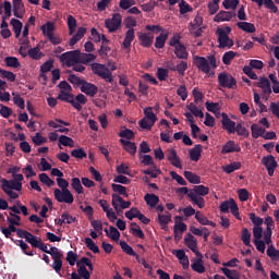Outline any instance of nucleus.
<instances>
[{
	"instance_id": "1",
	"label": "nucleus",
	"mask_w": 279,
	"mask_h": 279,
	"mask_svg": "<svg viewBox=\"0 0 279 279\" xmlns=\"http://www.w3.org/2000/svg\"><path fill=\"white\" fill-rule=\"evenodd\" d=\"M195 66H197L198 71L208 75L210 73V69H217V58L215 54L206 57L195 56L193 58Z\"/></svg>"
},
{
	"instance_id": "2",
	"label": "nucleus",
	"mask_w": 279,
	"mask_h": 279,
	"mask_svg": "<svg viewBox=\"0 0 279 279\" xmlns=\"http://www.w3.org/2000/svg\"><path fill=\"white\" fill-rule=\"evenodd\" d=\"M230 32H232V27L230 26H227L225 28L218 27L216 29V34L218 36L219 49H226V47L228 49H232V47L234 46V41L230 39V36H228Z\"/></svg>"
},
{
	"instance_id": "3",
	"label": "nucleus",
	"mask_w": 279,
	"mask_h": 279,
	"mask_svg": "<svg viewBox=\"0 0 279 279\" xmlns=\"http://www.w3.org/2000/svg\"><path fill=\"white\" fill-rule=\"evenodd\" d=\"M92 71L94 75H98V77H101V80H105V82H108L109 84L114 82V76H112V72L106 66V64L93 63Z\"/></svg>"
},
{
	"instance_id": "4",
	"label": "nucleus",
	"mask_w": 279,
	"mask_h": 279,
	"mask_svg": "<svg viewBox=\"0 0 279 279\" xmlns=\"http://www.w3.org/2000/svg\"><path fill=\"white\" fill-rule=\"evenodd\" d=\"M59 60L68 66H75V64H80V50L64 52L59 57Z\"/></svg>"
},
{
	"instance_id": "5",
	"label": "nucleus",
	"mask_w": 279,
	"mask_h": 279,
	"mask_svg": "<svg viewBox=\"0 0 279 279\" xmlns=\"http://www.w3.org/2000/svg\"><path fill=\"white\" fill-rule=\"evenodd\" d=\"M22 239H25L26 243H29L32 247L47 252V244L43 242V239L32 234L29 231H26Z\"/></svg>"
},
{
	"instance_id": "6",
	"label": "nucleus",
	"mask_w": 279,
	"mask_h": 279,
	"mask_svg": "<svg viewBox=\"0 0 279 279\" xmlns=\"http://www.w3.org/2000/svg\"><path fill=\"white\" fill-rule=\"evenodd\" d=\"M54 199L59 202V204H73V202H75L71 190L54 189Z\"/></svg>"
},
{
	"instance_id": "7",
	"label": "nucleus",
	"mask_w": 279,
	"mask_h": 279,
	"mask_svg": "<svg viewBox=\"0 0 279 279\" xmlns=\"http://www.w3.org/2000/svg\"><path fill=\"white\" fill-rule=\"evenodd\" d=\"M111 197H112L111 204L118 215L119 213H123L125 208H130L132 206V202L124 201L123 197H121V195L117 193H113Z\"/></svg>"
},
{
	"instance_id": "8",
	"label": "nucleus",
	"mask_w": 279,
	"mask_h": 279,
	"mask_svg": "<svg viewBox=\"0 0 279 279\" xmlns=\"http://www.w3.org/2000/svg\"><path fill=\"white\" fill-rule=\"evenodd\" d=\"M121 23H123L121 13H114L111 19L105 21V26L110 34H114V32L121 28Z\"/></svg>"
},
{
	"instance_id": "9",
	"label": "nucleus",
	"mask_w": 279,
	"mask_h": 279,
	"mask_svg": "<svg viewBox=\"0 0 279 279\" xmlns=\"http://www.w3.org/2000/svg\"><path fill=\"white\" fill-rule=\"evenodd\" d=\"M230 210L236 219L241 220V218L239 217V205H236V202L233 198L225 201L220 204L221 213H230Z\"/></svg>"
},
{
	"instance_id": "10",
	"label": "nucleus",
	"mask_w": 279,
	"mask_h": 279,
	"mask_svg": "<svg viewBox=\"0 0 279 279\" xmlns=\"http://www.w3.org/2000/svg\"><path fill=\"white\" fill-rule=\"evenodd\" d=\"M262 165H264V167H266L269 178H274V173H275L276 169L278 168V161H276V157H274V155H267V156L263 157Z\"/></svg>"
},
{
	"instance_id": "11",
	"label": "nucleus",
	"mask_w": 279,
	"mask_h": 279,
	"mask_svg": "<svg viewBox=\"0 0 279 279\" xmlns=\"http://www.w3.org/2000/svg\"><path fill=\"white\" fill-rule=\"evenodd\" d=\"M0 231L2 232V234H4L5 239H12V232H16V235L20 239H23V236H25V233L27 232V230L19 229L16 228V225L11 223H9L8 227H0Z\"/></svg>"
},
{
	"instance_id": "12",
	"label": "nucleus",
	"mask_w": 279,
	"mask_h": 279,
	"mask_svg": "<svg viewBox=\"0 0 279 279\" xmlns=\"http://www.w3.org/2000/svg\"><path fill=\"white\" fill-rule=\"evenodd\" d=\"M218 83L222 88H234V86H236V78L226 72H222L218 75Z\"/></svg>"
},
{
	"instance_id": "13",
	"label": "nucleus",
	"mask_w": 279,
	"mask_h": 279,
	"mask_svg": "<svg viewBox=\"0 0 279 279\" xmlns=\"http://www.w3.org/2000/svg\"><path fill=\"white\" fill-rule=\"evenodd\" d=\"M58 99H60V101H65L66 104H71V106H73L75 110H77L78 112L82 111V105L75 102V96L71 94V92L60 90L58 95Z\"/></svg>"
},
{
	"instance_id": "14",
	"label": "nucleus",
	"mask_w": 279,
	"mask_h": 279,
	"mask_svg": "<svg viewBox=\"0 0 279 279\" xmlns=\"http://www.w3.org/2000/svg\"><path fill=\"white\" fill-rule=\"evenodd\" d=\"M222 129H225L228 134H234L236 132V122L232 121L228 113H221V121H220Z\"/></svg>"
},
{
	"instance_id": "15",
	"label": "nucleus",
	"mask_w": 279,
	"mask_h": 279,
	"mask_svg": "<svg viewBox=\"0 0 279 279\" xmlns=\"http://www.w3.org/2000/svg\"><path fill=\"white\" fill-rule=\"evenodd\" d=\"M257 88H262L263 97L265 99H269V95H271V83L265 76H262L257 82Z\"/></svg>"
},
{
	"instance_id": "16",
	"label": "nucleus",
	"mask_w": 279,
	"mask_h": 279,
	"mask_svg": "<svg viewBox=\"0 0 279 279\" xmlns=\"http://www.w3.org/2000/svg\"><path fill=\"white\" fill-rule=\"evenodd\" d=\"M184 243L195 256H202V253L197 251V239H195V235L187 233L184 238Z\"/></svg>"
},
{
	"instance_id": "17",
	"label": "nucleus",
	"mask_w": 279,
	"mask_h": 279,
	"mask_svg": "<svg viewBox=\"0 0 279 279\" xmlns=\"http://www.w3.org/2000/svg\"><path fill=\"white\" fill-rule=\"evenodd\" d=\"M2 191H23V183L16 182L14 180L2 179Z\"/></svg>"
},
{
	"instance_id": "18",
	"label": "nucleus",
	"mask_w": 279,
	"mask_h": 279,
	"mask_svg": "<svg viewBox=\"0 0 279 279\" xmlns=\"http://www.w3.org/2000/svg\"><path fill=\"white\" fill-rule=\"evenodd\" d=\"M81 92L87 95V97H95L99 93V87L97 85L89 83L87 81L83 82V85L80 87Z\"/></svg>"
},
{
	"instance_id": "19",
	"label": "nucleus",
	"mask_w": 279,
	"mask_h": 279,
	"mask_svg": "<svg viewBox=\"0 0 279 279\" xmlns=\"http://www.w3.org/2000/svg\"><path fill=\"white\" fill-rule=\"evenodd\" d=\"M197 258H194L192 260V269L193 271H196V274H205L206 267L204 266V255L201 253V256H196Z\"/></svg>"
},
{
	"instance_id": "20",
	"label": "nucleus",
	"mask_w": 279,
	"mask_h": 279,
	"mask_svg": "<svg viewBox=\"0 0 279 279\" xmlns=\"http://www.w3.org/2000/svg\"><path fill=\"white\" fill-rule=\"evenodd\" d=\"M241 151V146L234 141L227 142L221 149V154H234Z\"/></svg>"
},
{
	"instance_id": "21",
	"label": "nucleus",
	"mask_w": 279,
	"mask_h": 279,
	"mask_svg": "<svg viewBox=\"0 0 279 279\" xmlns=\"http://www.w3.org/2000/svg\"><path fill=\"white\" fill-rule=\"evenodd\" d=\"M136 38V35L134 34V28H130L125 33L124 40L122 43V48L123 49H131L132 43H134V39Z\"/></svg>"
},
{
	"instance_id": "22",
	"label": "nucleus",
	"mask_w": 279,
	"mask_h": 279,
	"mask_svg": "<svg viewBox=\"0 0 279 279\" xmlns=\"http://www.w3.org/2000/svg\"><path fill=\"white\" fill-rule=\"evenodd\" d=\"M234 16L235 14L232 11H220L215 15L214 21L215 23H223V21H232Z\"/></svg>"
},
{
	"instance_id": "23",
	"label": "nucleus",
	"mask_w": 279,
	"mask_h": 279,
	"mask_svg": "<svg viewBox=\"0 0 279 279\" xmlns=\"http://www.w3.org/2000/svg\"><path fill=\"white\" fill-rule=\"evenodd\" d=\"M121 145H123V149L130 154V156H136V144L134 142H130L128 140H120Z\"/></svg>"
},
{
	"instance_id": "24",
	"label": "nucleus",
	"mask_w": 279,
	"mask_h": 279,
	"mask_svg": "<svg viewBox=\"0 0 279 279\" xmlns=\"http://www.w3.org/2000/svg\"><path fill=\"white\" fill-rule=\"evenodd\" d=\"M202 144H196L192 149H190V159L193 160V162H198L199 158H202Z\"/></svg>"
},
{
	"instance_id": "25",
	"label": "nucleus",
	"mask_w": 279,
	"mask_h": 279,
	"mask_svg": "<svg viewBox=\"0 0 279 279\" xmlns=\"http://www.w3.org/2000/svg\"><path fill=\"white\" fill-rule=\"evenodd\" d=\"M97 60V56L93 53H86L80 51V57H78V64H90V62H95Z\"/></svg>"
},
{
	"instance_id": "26",
	"label": "nucleus",
	"mask_w": 279,
	"mask_h": 279,
	"mask_svg": "<svg viewBox=\"0 0 279 279\" xmlns=\"http://www.w3.org/2000/svg\"><path fill=\"white\" fill-rule=\"evenodd\" d=\"M187 197H189L190 202H192V204H194L195 206H197L199 208H205L206 199H204V196H198L193 193H189Z\"/></svg>"
},
{
	"instance_id": "27",
	"label": "nucleus",
	"mask_w": 279,
	"mask_h": 279,
	"mask_svg": "<svg viewBox=\"0 0 279 279\" xmlns=\"http://www.w3.org/2000/svg\"><path fill=\"white\" fill-rule=\"evenodd\" d=\"M174 54L179 60H189V51H186V46H184V44L178 45L174 48Z\"/></svg>"
},
{
	"instance_id": "28",
	"label": "nucleus",
	"mask_w": 279,
	"mask_h": 279,
	"mask_svg": "<svg viewBox=\"0 0 279 279\" xmlns=\"http://www.w3.org/2000/svg\"><path fill=\"white\" fill-rule=\"evenodd\" d=\"M193 195H198L199 197H206L210 193V189L206 185H196L194 189L190 190Z\"/></svg>"
},
{
	"instance_id": "29",
	"label": "nucleus",
	"mask_w": 279,
	"mask_h": 279,
	"mask_svg": "<svg viewBox=\"0 0 279 279\" xmlns=\"http://www.w3.org/2000/svg\"><path fill=\"white\" fill-rule=\"evenodd\" d=\"M140 38V43L142 45V47H151L153 43H154V35L151 34H147V33H142L138 35Z\"/></svg>"
},
{
	"instance_id": "30",
	"label": "nucleus",
	"mask_w": 279,
	"mask_h": 279,
	"mask_svg": "<svg viewBox=\"0 0 279 279\" xmlns=\"http://www.w3.org/2000/svg\"><path fill=\"white\" fill-rule=\"evenodd\" d=\"M11 241L13 243H15V245L21 247L23 254H25L26 256H34V251H27V250H29V245L25 241H23V240H14L13 238H11Z\"/></svg>"
},
{
	"instance_id": "31",
	"label": "nucleus",
	"mask_w": 279,
	"mask_h": 279,
	"mask_svg": "<svg viewBox=\"0 0 279 279\" xmlns=\"http://www.w3.org/2000/svg\"><path fill=\"white\" fill-rule=\"evenodd\" d=\"M40 29L44 36H46V38H49L53 36V32H56V25L53 24V22H47L46 24L40 26Z\"/></svg>"
},
{
	"instance_id": "32",
	"label": "nucleus",
	"mask_w": 279,
	"mask_h": 279,
	"mask_svg": "<svg viewBox=\"0 0 279 279\" xmlns=\"http://www.w3.org/2000/svg\"><path fill=\"white\" fill-rule=\"evenodd\" d=\"M25 5L23 4V0H13V14L16 19H21L23 16V10Z\"/></svg>"
},
{
	"instance_id": "33",
	"label": "nucleus",
	"mask_w": 279,
	"mask_h": 279,
	"mask_svg": "<svg viewBox=\"0 0 279 279\" xmlns=\"http://www.w3.org/2000/svg\"><path fill=\"white\" fill-rule=\"evenodd\" d=\"M144 202H146L147 206H149L150 208H156V206H158V203L160 202V197H158V195L156 194L147 193L144 196Z\"/></svg>"
},
{
	"instance_id": "34",
	"label": "nucleus",
	"mask_w": 279,
	"mask_h": 279,
	"mask_svg": "<svg viewBox=\"0 0 279 279\" xmlns=\"http://www.w3.org/2000/svg\"><path fill=\"white\" fill-rule=\"evenodd\" d=\"M251 132L254 138H263V136H265L266 129L258 125L257 123H254L251 125Z\"/></svg>"
},
{
	"instance_id": "35",
	"label": "nucleus",
	"mask_w": 279,
	"mask_h": 279,
	"mask_svg": "<svg viewBox=\"0 0 279 279\" xmlns=\"http://www.w3.org/2000/svg\"><path fill=\"white\" fill-rule=\"evenodd\" d=\"M236 26L239 29H242V32H246V34H254V32H256V26L250 22H238Z\"/></svg>"
},
{
	"instance_id": "36",
	"label": "nucleus",
	"mask_w": 279,
	"mask_h": 279,
	"mask_svg": "<svg viewBox=\"0 0 279 279\" xmlns=\"http://www.w3.org/2000/svg\"><path fill=\"white\" fill-rule=\"evenodd\" d=\"M86 28L85 27H78L76 34L69 40L70 47H73L80 43V39L85 36Z\"/></svg>"
},
{
	"instance_id": "37",
	"label": "nucleus",
	"mask_w": 279,
	"mask_h": 279,
	"mask_svg": "<svg viewBox=\"0 0 279 279\" xmlns=\"http://www.w3.org/2000/svg\"><path fill=\"white\" fill-rule=\"evenodd\" d=\"M105 232L111 241H119V239H121V232H119V229L116 227L110 226L109 230L105 229Z\"/></svg>"
},
{
	"instance_id": "38",
	"label": "nucleus",
	"mask_w": 279,
	"mask_h": 279,
	"mask_svg": "<svg viewBox=\"0 0 279 279\" xmlns=\"http://www.w3.org/2000/svg\"><path fill=\"white\" fill-rule=\"evenodd\" d=\"M183 175L190 184H202V178L191 171H184Z\"/></svg>"
},
{
	"instance_id": "39",
	"label": "nucleus",
	"mask_w": 279,
	"mask_h": 279,
	"mask_svg": "<svg viewBox=\"0 0 279 279\" xmlns=\"http://www.w3.org/2000/svg\"><path fill=\"white\" fill-rule=\"evenodd\" d=\"M28 56L32 60H40V58L45 57V53L40 51V45H37L28 50Z\"/></svg>"
},
{
	"instance_id": "40",
	"label": "nucleus",
	"mask_w": 279,
	"mask_h": 279,
	"mask_svg": "<svg viewBox=\"0 0 279 279\" xmlns=\"http://www.w3.org/2000/svg\"><path fill=\"white\" fill-rule=\"evenodd\" d=\"M241 241L246 245V247H252V233H250V229L244 228L242 230Z\"/></svg>"
},
{
	"instance_id": "41",
	"label": "nucleus",
	"mask_w": 279,
	"mask_h": 279,
	"mask_svg": "<svg viewBox=\"0 0 279 279\" xmlns=\"http://www.w3.org/2000/svg\"><path fill=\"white\" fill-rule=\"evenodd\" d=\"M4 63L7 66L11 69H19L21 66V62L16 57H7L4 58Z\"/></svg>"
},
{
	"instance_id": "42",
	"label": "nucleus",
	"mask_w": 279,
	"mask_h": 279,
	"mask_svg": "<svg viewBox=\"0 0 279 279\" xmlns=\"http://www.w3.org/2000/svg\"><path fill=\"white\" fill-rule=\"evenodd\" d=\"M144 114H145V119L153 123H156L158 121V117H156V113H154L153 107L144 108Z\"/></svg>"
},
{
	"instance_id": "43",
	"label": "nucleus",
	"mask_w": 279,
	"mask_h": 279,
	"mask_svg": "<svg viewBox=\"0 0 279 279\" xmlns=\"http://www.w3.org/2000/svg\"><path fill=\"white\" fill-rule=\"evenodd\" d=\"M71 186L78 195H82L84 193V186H82V181L80 180V178H72Z\"/></svg>"
},
{
	"instance_id": "44",
	"label": "nucleus",
	"mask_w": 279,
	"mask_h": 279,
	"mask_svg": "<svg viewBox=\"0 0 279 279\" xmlns=\"http://www.w3.org/2000/svg\"><path fill=\"white\" fill-rule=\"evenodd\" d=\"M239 169H241V161H234L230 165L222 167L225 173H234V171H239Z\"/></svg>"
},
{
	"instance_id": "45",
	"label": "nucleus",
	"mask_w": 279,
	"mask_h": 279,
	"mask_svg": "<svg viewBox=\"0 0 279 279\" xmlns=\"http://www.w3.org/2000/svg\"><path fill=\"white\" fill-rule=\"evenodd\" d=\"M234 58H236V52L230 50L223 53L222 56V62L223 64H226V66H230V64L232 63V60H234Z\"/></svg>"
},
{
	"instance_id": "46",
	"label": "nucleus",
	"mask_w": 279,
	"mask_h": 279,
	"mask_svg": "<svg viewBox=\"0 0 279 279\" xmlns=\"http://www.w3.org/2000/svg\"><path fill=\"white\" fill-rule=\"evenodd\" d=\"M167 38H169L168 34L161 33L159 36H157L155 40L156 49H162L165 47V44L167 43Z\"/></svg>"
},
{
	"instance_id": "47",
	"label": "nucleus",
	"mask_w": 279,
	"mask_h": 279,
	"mask_svg": "<svg viewBox=\"0 0 279 279\" xmlns=\"http://www.w3.org/2000/svg\"><path fill=\"white\" fill-rule=\"evenodd\" d=\"M131 226L135 227L131 228L133 236H137V239H145V233L143 232V229H141V226H138L136 222H132Z\"/></svg>"
},
{
	"instance_id": "48",
	"label": "nucleus",
	"mask_w": 279,
	"mask_h": 279,
	"mask_svg": "<svg viewBox=\"0 0 279 279\" xmlns=\"http://www.w3.org/2000/svg\"><path fill=\"white\" fill-rule=\"evenodd\" d=\"M119 245H120L122 252H124V254H128L129 256H136V252H134V248H132V246H130V244H128V242L120 241Z\"/></svg>"
},
{
	"instance_id": "49",
	"label": "nucleus",
	"mask_w": 279,
	"mask_h": 279,
	"mask_svg": "<svg viewBox=\"0 0 279 279\" xmlns=\"http://www.w3.org/2000/svg\"><path fill=\"white\" fill-rule=\"evenodd\" d=\"M59 143L60 145H63V147H75V141L66 135H61L59 137Z\"/></svg>"
},
{
	"instance_id": "50",
	"label": "nucleus",
	"mask_w": 279,
	"mask_h": 279,
	"mask_svg": "<svg viewBox=\"0 0 279 279\" xmlns=\"http://www.w3.org/2000/svg\"><path fill=\"white\" fill-rule=\"evenodd\" d=\"M68 27L70 36H73V34H75V28L77 27V20H75L73 15L68 16Z\"/></svg>"
},
{
	"instance_id": "51",
	"label": "nucleus",
	"mask_w": 279,
	"mask_h": 279,
	"mask_svg": "<svg viewBox=\"0 0 279 279\" xmlns=\"http://www.w3.org/2000/svg\"><path fill=\"white\" fill-rule=\"evenodd\" d=\"M112 191L114 193H119V195H123V197H129L130 195L128 194V187L121 185V184H112L111 185Z\"/></svg>"
},
{
	"instance_id": "52",
	"label": "nucleus",
	"mask_w": 279,
	"mask_h": 279,
	"mask_svg": "<svg viewBox=\"0 0 279 279\" xmlns=\"http://www.w3.org/2000/svg\"><path fill=\"white\" fill-rule=\"evenodd\" d=\"M267 256H269L271 260H279V250H276L274 244L269 245L267 248Z\"/></svg>"
},
{
	"instance_id": "53",
	"label": "nucleus",
	"mask_w": 279,
	"mask_h": 279,
	"mask_svg": "<svg viewBox=\"0 0 279 279\" xmlns=\"http://www.w3.org/2000/svg\"><path fill=\"white\" fill-rule=\"evenodd\" d=\"M68 81L70 82V84H74V86H80V88H82L84 82H86V80L80 78L75 74H70Z\"/></svg>"
},
{
	"instance_id": "54",
	"label": "nucleus",
	"mask_w": 279,
	"mask_h": 279,
	"mask_svg": "<svg viewBox=\"0 0 279 279\" xmlns=\"http://www.w3.org/2000/svg\"><path fill=\"white\" fill-rule=\"evenodd\" d=\"M52 66H53V61H51V60H48L45 63H43L40 66L41 77H45V80H46L47 75H45V73H49V71H51Z\"/></svg>"
},
{
	"instance_id": "55",
	"label": "nucleus",
	"mask_w": 279,
	"mask_h": 279,
	"mask_svg": "<svg viewBox=\"0 0 279 279\" xmlns=\"http://www.w3.org/2000/svg\"><path fill=\"white\" fill-rule=\"evenodd\" d=\"M85 245L90 250V252H94V254H99V246L95 244V241L90 238H85Z\"/></svg>"
},
{
	"instance_id": "56",
	"label": "nucleus",
	"mask_w": 279,
	"mask_h": 279,
	"mask_svg": "<svg viewBox=\"0 0 279 279\" xmlns=\"http://www.w3.org/2000/svg\"><path fill=\"white\" fill-rule=\"evenodd\" d=\"M180 14H187V12H193V7L186 1L181 0L179 3Z\"/></svg>"
},
{
	"instance_id": "57",
	"label": "nucleus",
	"mask_w": 279,
	"mask_h": 279,
	"mask_svg": "<svg viewBox=\"0 0 279 279\" xmlns=\"http://www.w3.org/2000/svg\"><path fill=\"white\" fill-rule=\"evenodd\" d=\"M0 75L1 77H4V80H8V82H16V74L13 72L0 69Z\"/></svg>"
},
{
	"instance_id": "58",
	"label": "nucleus",
	"mask_w": 279,
	"mask_h": 279,
	"mask_svg": "<svg viewBox=\"0 0 279 279\" xmlns=\"http://www.w3.org/2000/svg\"><path fill=\"white\" fill-rule=\"evenodd\" d=\"M235 132L238 136H244V138H247L250 136V131L245 126H243L242 123L235 124Z\"/></svg>"
},
{
	"instance_id": "59",
	"label": "nucleus",
	"mask_w": 279,
	"mask_h": 279,
	"mask_svg": "<svg viewBox=\"0 0 279 279\" xmlns=\"http://www.w3.org/2000/svg\"><path fill=\"white\" fill-rule=\"evenodd\" d=\"M151 148L149 147V144L146 141H143L140 144V151H138V158H143V154H150Z\"/></svg>"
},
{
	"instance_id": "60",
	"label": "nucleus",
	"mask_w": 279,
	"mask_h": 279,
	"mask_svg": "<svg viewBox=\"0 0 279 279\" xmlns=\"http://www.w3.org/2000/svg\"><path fill=\"white\" fill-rule=\"evenodd\" d=\"M221 271L227 276L229 279H241V275H239V271L231 270L229 268H221Z\"/></svg>"
},
{
	"instance_id": "61",
	"label": "nucleus",
	"mask_w": 279,
	"mask_h": 279,
	"mask_svg": "<svg viewBox=\"0 0 279 279\" xmlns=\"http://www.w3.org/2000/svg\"><path fill=\"white\" fill-rule=\"evenodd\" d=\"M158 221L160 226H168L171 221V213L166 211V215L159 214Z\"/></svg>"
},
{
	"instance_id": "62",
	"label": "nucleus",
	"mask_w": 279,
	"mask_h": 279,
	"mask_svg": "<svg viewBox=\"0 0 279 279\" xmlns=\"http://www.w3.org/2000/svg\"><path fill=\"white\" fill-rule=\"evenodd\" d=\"M118 136H120V138H126V141H133L135 135H134V131H132L130 129H124V130L120 131Z\"/></svg>"
},
{
	"instance_id": "63",
	"label": "nucleus",
	"mask_w": 279,
	"mask_h": 279,
	"mask_svg": "<svg viewBox=\"0 0 279 279\" xmlns=\"http://www.w3.org/2000/svg\"><path fill=\"white\" fill-rule=\"evenodd\" d=\"M141 215V210L136 207H132L129 211L125 213L126 219L132 221V219H138V216Z\"/></svg>"
},
{
	"instance_id": "64",
	"label": "nucleus",
	"mask_w": 279,
	"mask_h": 279,
	"mask_svg": "<svg viewBox=\"0 0 279 279\" xmlns=\"http://www.w3.org/2000/svg\"><path fill=\"white\" fill-rule=\"evenodd\" d=\"M71 156L73 158H77L78 160H83V158H86V151H84V148L73 149L71 151Z\"/></svg>"
}]
</instances>
